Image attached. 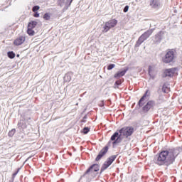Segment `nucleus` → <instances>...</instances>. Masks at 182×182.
<instances>
[{"label":"nucleus","instance_id":"21","mask_svg":"<svg viewBox=\"0 0 182 182\" xmlns=\"http://www.w3.org/2000/svg\"><path fill=\"white\" fill-rule=\"evenodd\" d=\"M64 79L65 82H70V80H72V77H70V75H65V76L64 77Z\"/></svg>","mask_w":182,"mask_h":182},{"label":"nucleus","instance_id":"11","mask_svg":"<svg viewBox=\"0 0 182 182\" xmlns=\"http://www.w3.org/2000/svg\"><path fill=\"white\" fill-rule=\"evenodd\" d=\"M149 95H150V92H149V90H146L144 95L141 98V100L139 102V106H143V103H144V100H146V99H147V96H149Z\"/></svg>","mask_w":182,"mask_h":182},{"label":"nucleus","instance_id":"29","mask_svg":"<svg viewBox=\"0 0 182 182\" xmlns=\"http://www.w3.org/2000/svg\"><path fill=\"white\" fill-rule=\"evenodd\" d=\"M33 16H34L35 18H39V14L36 13V14L33 15Z\"/></svg>","mask_w":182,"mask_h":182},{"label":"nucleus","instance_id":"17","mask_svg":"<svg viewBox=\"0 0 182 182\" xmlns=\"http://www.w3.org/2000/svg\"><path fill=\"white\" fill-rule=\"evenodd\" d=\"M162 91L164 93H168V92H170V88L168 86H167V85H164L162 87Z\"/></svg>","mask_w":182,"mask_h":182},{"label":"nucleus","instance_id":"14","mask_svg":"<svg viewBox=\"0 0 182 182\" xmlns=\"http://www.w3.org/2000/svg\"><path fill=\"white\" fill-rule=\"evenodd\" d=\"M89 171H99V165L94 164L87 171V173H89Z\"/></svg>","mask_w":182,"mask_h":182},{"label":"nucleus","instance_id":"24","mask_svg":"<svg viewBox=\"0 0 182 182\" xmlns=\"http://www.w3.org/2000/svg\"><path fill=\"white\" fill-rule=\"evenodd\" d=\"M115 66H116V65H114V64H111V65H108L107 70H112V69L115 68Z\"/></svg>","mask_w":182,"mask_h":182},{"label":"nucleus","instance_id":"6","mask_svg":"<svg viewBox=\"0 0 182 182\" xmlns=\"http://www.w3.org/2000/svg\"><path fill=\"white\" fill-rule=\"evenodd\" d=\"M116 160V156L113 155L108 158L107 161L103 164L102 168H101V171H105L108 167L112 166V163Z\"/></svg>","mask_w":182,"mask_h":182},{"label":"nucleus","instance_id":"22","mask_svg":"<svg viewBox=\"0 0 182 182\" xmlns=\"http://www.w3.org/2000/svg\"><path fill=\"white\" fill-rule=\"evenodd\" d=\"M8 56L10 58V59H14V58H15V53H14V52H9L8 53Z\"/></svg>","mask_w":182,"mask_h":182},{"label":"nucleus","instance_id":"2","mask_svg":"<svg viewBox=\"0 0 182 182\" xmlns=\"http://www.w3.org/2000/svg\"><path fill=\"white\" fill-rule=\"evenodd\" d=\"M134 132V129L132 127H127L121 129L119 130V136L117 139L115 141L113 142V144H117V143H120L122 141V137H129V136H132Z\"/></svg>","mask_w":182,"mask_h":182},{"label":"nucleus","instance_id":"15","mask_svg":"<svg viewBox=\"0 0 182 182\" xmlns=\"http://www.w3.org/2000/svg\"><path fill=\"white\" fill-rule=\"evenodd\" d=\"M38 25V22L33 21L31 22H30L28 25V28H30L31 29H33V28H35L36 26Z\"/></svg>","mask_w":182,"mask_h":182},{"label":"nucleus","instance_id":"13","mask_svg":"<svg viewBox=\"0 0 182 182\" xmlns=\"http://www.w3.org/2000/svg\"><path fill=\"white\" fill-rule=\"evenodd\" d=\"M151 6L153 8H159L160 7V1L158 0H153L151 2Z\"/></svg>","mask_w":182,"mask_h":182},{"label":"nucleus","instance_id":"16","mask_svg":"<svg viewBox=\"0 0 182 182\" xmlns=\"http://www.w3.org/2000/svg\"><path fill=\"white\" fill-rule=\"evenodd\" d=\"M120 135H119V132H115L111 137V140L112 141H116L117 140V139H119V136Z\"/></svg>","mask_w":182,"mask_h":182},{"label":"nucleus","instance_id":"9","mask_svg":"<svg viewBox=\"0 0 182 182\" xmlns=\"http://www.w3.org/2000/svg\"><path fill=\"white\" fill-rule=\"evenodd\" d=\"M155 105L156 104L154 103V101H149L147 104L144 107V110L145 112H149L151 107H154Z\"/></svg>","mask_w":182,"mask_h":182},{"label":"nucleus","instance_id":"1","mask_svg":"<svg viewBox=\"0 0 182 182\" xmlns=\"http://www.w3.org/2000/svg\"><path fill=\"white\" fill-rule=\"evenodd\" d=\"M178 155V151L176 149H169L162 151L154 158V161L158 166H170L173 164L174 159Z\"/></svg>","mask_w":182,"mask_h":182},{"label":"nucleus","instance_id":"7","mask_svg":"<svg viewBox=\"0 0 182 182\" xmlns=\"http://www.w3.org/2000/svg\"><path fill=\"white\" fill-rule=\"evenodd\" d=\"M176 72H177V70L176 68H169L164 70V75L165 77H171L174 75Z\"/></svg>","mask_w":182,"mask_h":182},{"label":"nucleus","instance_id":"4","mask_svg":"<svg viewBox=\"0 0 182 182\" xmlns=\"http://www.w3.org/2000/svg\"><path fill=\"white\" fill-rule=\"evenodd\" d=\"M151 33H153V29H149L144 34H142L136 41V46H140V45H141V43H143L146 39L150 37Z\"/></svg>","mask_w":182,"mask_h":182},{"label":"nucleus","instance_id":"18","mask_svg":"<svg viewBox=\"0 0 182 182\" xmlns=\"http://www.w3.org/2000/svg\"><path fill=\"white\" fill-rule=\"evenodd\" d=\"M33 29V28H28L27 33L30 36H33V35H35V31Z\"/></svg>","mask_w":182,"mask_h":182},{"label":"nucleus","instance_id":"20","mask_svg":"<svg viewBox=\"0 0 182 182\" xmlns=\"http://www.w3.org/2000/svg\"><path fill=\"white\" fill-rule=\"evenodd\" d=\"M43 19H45V21H49V19H50V14L48 13H46L43 15Z\"/></svg>","mask_w":182,"mask_h":182},{"label":"nucleus","instance_id":"5","mask_svg":"<svg viewBox=\"0 0 182 182\" xmlns=\"http://www.w3.org/2000/svg\"><path fill=\"white\" fill-rule=\"evenodd\" d=\"M173 60H174L173 51H168L162 59L164 63H171V62H173Z\"/></svg>","mask_w":182,"mask_h":182},{"label":"nucleus","instance_id":"12","mask_svg":"<svg viewBox=\"0 0 182 182\" xmlns=\"http://www.w3.org/2000/svg\"><path fill=\"white\" fill-rule=\"evenodd\" d=\"M126 72H127L126 70L119 71L114 75V77H115L116 79H119V78L122 77V76H124V75H126Z\"/></svg>","mask_w":182,"mask_h":182},{"label":"nucleus","instance_id":"3","mask_svg":"<svg viewBox=\"0 0 182 182\" xmlns=\"http://www.w3.org/2000/svg\"><path fill=\"white\" fill-rule=\"evenodd\" d=\"M116 25H117V20L114 18V19H111V20L108 21L107 22L105 23V24L103 27L102 32H104V33L109 32V31H110V29H112V28H114V26H116Z\"/></svg>","mask_w":182,"mask_h":182},{"label":"nucleus","instance_id":"28","mask_svg":"<svg viewBox=\"0 0 182 182\" xmlns=\"http://www.w3.org/2000/svg\"><path fill=\"white\" fill-rule=\"evenodd\" d=\"M127 11H129V6H127L124 9V12H127Z\"/></svg>","mask_w":182,"mask_h":182},{"label":"nucleus","instance_id":"19","mask_svg":"<svg viewBox=\"0 0 182 182\" xmlns=\"http://www.w3.org/2000/svg\"><path fill=\"white\" fill-rule=\"evenodd\" d=\"M16 132V130H15V129H11L8 134L9 136L14 137V135L15 134Z\"/></svg>","mask_w":182,"mask_h":182},{"label":"nucleus","instance_id":"31","mask_svg":"<svg viewBox=\"0 0 182 182\" xmlns=\"http://www.w3.org/2000/svg\"><path fill=\"white\" fill-rule=\"evenodd\" d=\"M151 67H149V73L151 74Z\"/></svg>","mask_w":182,"mask_h":182},{"label":"nucleus","instance_id":"27","mask_svg":"<svg viewBox=\"0 0 182 182\" xmlns=\"http://www.w3.org/2000/svg\"><path fill=\"white\" fill-rule=\"evenodd\" d=\"M115 85H117V86L122 85V81L120 80L116 81Z\"/></svg>","mask_w":182,"mask_h":182},{"label":"nucleus","instance_id":"30","mask_svg":"<svg viewBox=\"0 0 182 182\" xmlns=\"http://www.w3.org/2000/svg\"><path fill=\"white\" fill-rule=\"evenodd\" d=\"M67 2H70L69 3V6H70L72 2H73V0H67Z\"/></svg>","mask_w":182,"mask_h":182},{"label":"nucleus","instance_id":"8","mask_svg":"<svg viewBox=\"0 0 182 182\" xmlns=\"http://www.w3.org/2000/svg\"><path fill=\"white\" fill-rule=\"evenodd\" d=\"M109 147L107 146H105L104 149H102L97 156L96 161H99V160H100V159H102L105 156V154L107 153Z\"/></svg>","mask_w":182,"mask_h":182},{"label":"nucleus","instance_id":"10","mask_svg":"<svg viewBox=\"0 0 182 182\" xmlns=\"http://www.w3.org/2000/svg\"><path fill=\"white\" fill-rule=\"evenodd\" d=\"M25 37L21 36L18 38L14 41V45H16L17 46H19V45H22L23 42H25Z\"/></svg>","mask_w":182,"mask_h":182},{"label":"nucleus","instance_id":"26","mask_svg":"<svg viewBox=\"0 0 182 182\" xmlns=\"http://www.w3.org/2000/svg\"><path fill=\"white\" fill-rule=\"evenodd\" d=\"M39 6H36L33 8V12H36V11H39Z\"/></svg>","mask_w":182,"mask_h":182},{"label":"nucleus","instance_id":"25","mask_svg":"<svg viewBox=\"0 0 182 182\" xmlns=\"http://www.w3.org/2000/svg\"><path fill=\"white\" fill-rule=\"evenodd\" d=\"M58 4L60 6H63V4H65V0H58Z\"/></svg>","mask_w":182,"mask_h":182},{"label":"nucleus","instance_id":"23","mask_svg":"<svg viewBox=\"0 0 182 182\" xmlns=\"http://www.w3.org/2000/svg\"><path fill=\"white\" fill-rule=\"evenodd\" d=\"M90 129L89 127H85L82 130V133H84V134H87V133H89L90 132Z\"/></svg>","mask_w":182,"mask_h":182}]
</instances>
